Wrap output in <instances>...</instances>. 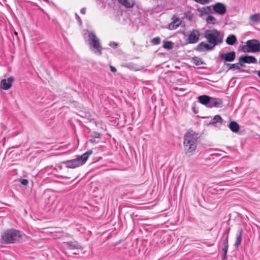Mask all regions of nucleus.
Masks as SVG:
<instances>
[{
    "mask_svg": "<svg viewBox=\"0 0 260 260\" xmlns=\"http://www.w3.org/2000/svg\"><path fill=\"white\" fill-rule=\"evenodd\" d=\"M198 134L192 130L188 131L184 136L183 144L186 153H192L197 146Z\"/></svg>",
    "mask_w": 260,
    "mask_h": 260,
    "instance_id": "obj_1",
    "label": "nucleus"
},
{
    "mask_svg": "<svg viewBox=\"0 0 260 260\" xmlns=\"http://www.w3.org/2000/svg\"><path fill=\"white\" fill-rule=\"evenodd\" d=\"M22 237L21 231L14 229H10L7 230L2 234L1 240L3 244H12L19 241Z\"/></svg>",
    "mask_w": 260,
    "mask_h": 260,
    "instance_id": "obj_2",
    "label": "nucleus"
},
{
    "mask_svg": "<svg viewBox=\"0 0 260 260\" xmlns=\"http://www.w3.org/2000/svg\"><path fill=\"white\" fill-rule=\"evenodd\" d=\"M92 153V150H88L81 156H78L77 158L73 159L67 160L63 163L66 165L67 168L74 169L84 164Z\"/></svg>",
    "mask_w": 260,
    "mask_h": 260,
    "instance_id": "obj_3",
    "label": "nucleus"
},
{
    "mask_svg": "<svg viewBox=\"0 0 260 260\" xmlns=\"http://www.w3.org/2000/svg\"><path fill=\"white\" fill-rule=\"evenodd\" d=\"M219 36L220 32L216 29H207L205 31V38L214 47L218 44L222 43V39L219 38Z\"/></svg>",
    "mask_w": 260,
    "mask_h": 260,
    "instance_id": "obj_4",
    "label": "nucleus"
},
{
    "mask_svg": "<svg viewBox=\"0 0 260 260\" xmlns=\"http://www.w3.org/2000/svg\"><path fill=\"white\" fill-rule=\"evenodd\" d=\"M88 43L90 48L94 53L98 55L102 54V47L101 45L99 39L96 37L95 34L90 32L88 34Z\"/></svg>",
    "mask_w": 260,
    "mask_h": 260,
    "instance_id": "obj_5",
    "label": "nucleus"
},
{
    "mask_svg": "<svg viewBox=\"0 0 260 260\" xmlns=\"http://www.w3.org/2000/svg\"><path fill=\"white\" fill-rule=\"evenodd\" d=\"M244 52H260V42L256 39H252L247 41L246 45L242 47Z\"/></svg>",
    "mask_w": 260,
    "mask_h": 260,
    "instance_id": "obj_6",
    "label": "nucleus"
},
{
    "mask_svg": "<svg viewBox=\"0 0 260 260\" xmlns=\"http://www.w3.org/2000/svg\"><path fill=\"white\" fill-rule=\"evenodd\" d=\"M62 247L64 250H82L83 249V247L76 241L64 242Z\"/></svg>",
    "mask_w": 260,
    "mask_h": 260,
    "instance_id": "obj_7",
    "label": "nucleus"
},
{
    "mask_svg": "<svg viewBox=\"0 0 260 260\" xmlns=\"http://www.w3.org/2000/svg\"><path fill=\"white\" fill-rule=\"evenodd\" d=\"M238 61L240 62V66L244 67V63H255L257 60L254 56L246 55L240 56Z\"/></svg>",
    "mask_w": 260,
    "mask_h": 260,
    "instance_id": "obj_8",
    "label": "nucleus"
},
{
    "mask_svg": "<svg viewBox=\"0 0 260 260\" xmlns=\"http://www.w3.org/2000/svg\"><path fill=\"white\" fill-rule=\"evenodd\" d=\"M219 56L224 62L233 61L236 58V53L235 51H231L224 53H220Z\"/></svg>",
    "mask_w": 260,
    "mask_h": 260,
    "instance_id": "obj_9",
    "label": "nucleus"
},
{
    "mask_svg": "<svg viewBox=\"0 0 260 260\" xmlns=\"http://www.w3.org/2000/svg\"><path fill=\"white\" fill-rule=\"evenodd\" d=\"M199 31L197 29H193L188 36V43L189 44H194L197 43L199 40Z\"/></svg>",
    "mask_w": 260,
    "mask_h": 260,
    "instance_id": "obj_10",
    "label": "nucleus"
},
{
    "mask_svg": "<svg viewBox=\"0 0 260 260\" xmlns=\"http://www.w3.org/2000/svg\"><path fill=\"white\" fill-rule=\"evenodd\" d=\"M14 80V78L13 77H10L8 79H2L0 83V88L4 90H8L11 87L12 83Z\"/></svg>",
    "mask_w": 260,
    "mask_h": 260,
    "instance_id": "obj_11",
    "label": "nucleus"
},
{
    "mask_svg": "<svg viewBox=\"0 0 260 260\" xmlns=\"http://www.w3.org/2000/svg\"><path fill=\"white\" fill-rule=\"evenodd\" d=\"M212 9L217 14L222 15L225 14L226 11L225 6L222 3H217L212 6Z\"/></svg>",
    "mask_w": 260,
    "mask_h": 260,
    "instance_id": "obj_12",
    "label": "nucleus"
},
{
    "mask_svg": "<svg viewBox=\"0 0 260 260\" xmlns=\"http://www.w3.org/2000/svg\"><path fill=\"white\" fill-rule=\"evenodd\" d=\"M223 101L222 99L219 98H211L209 106L208 108H211L212 107H221L222 106Z\"/></svg>",
    "mask_w": 260,
    "mask_h": 260,
    "instance_id": "obj_13",
    "label": "nucleus"
},
{
    "mask_svg": "<svg viewBox=\"0 0 260 260\" xmlns=\"http://www.w3.org/2000/svg\"><path fill=\"white\" fill-rule=\"evenodd\" d=\"M214 48V47L211 44L208 45L207 43L202 42L197 46L196 50L199 52H204L208 50H212Z\"/></svg>",
    "mask_w": 260,
    "mask_h": 260,
    "instance_id": "obj_14",
    "label": "nucleus"
},
{
    "mask_svg": "<svg viewBox=\"0 0 260 260\" xmlns=\"http://www.w3.org/2000/svg\"><path fill=\"white\" fill-rule=\"evenodd\" d=\"M172 22L169 24L168 28L170 30L176 29L178 28L181 23V21L180 18L173 16L172 18Z\"/></svg>",
    "mask_w": 260,
    "mask_h": 260,
    "instance_id": "obj_15",
    "label": "nucleus"
},
{
    "mask_svg": "<svg viewBox=\"0 0 260 260\" xmlns=\"http://www.w3.org/2000/svg\"><path fill=\"white\" fill-rule=\"evenodd\" d=\"M198 12L200 13V16L202 17L204 15H209L212 12V6H206L202 8H198Z\"/></svg>",
    "mask_w": 260,
    "mask_h": 260,
    "instance_id": "obj_16",
    "label": "nucleus"
},
{
    "mask_svg": "<svg viewBox=\"0 0 260 260\" xmlns=\"http://www.w3.org/2000/svg\"><path fill=\"white\" fill-rule=\"evenodd\" d=\"M210 99L211 97L206 95H201L198 97L199 102L207 107L209 106Z\"/></svg>",
    "mask_w": 260,
    "mask_h": 260,
    "instance_id": "obj_17",
    "label": "nucleus"
},
{
    "mask_svg": "<svg viewBox=\"0 0 260 260\" xmlns=\"http://www.w3.org/2000/svg\"><path fill=\"white\" fill-rule=\"evenodd\" d=\"M228 127L232 132L235 133H238L240 129L239 124L235 121H231L228 125Z\"/></svg>",
    "mask_w": 260,
    "mask_h": 260,
    "instance_id": "obj_18",
    "label": "nucleus"
},
{
    "mask_svg": "<svg viewBox=\"0 0 260 260\" xmlns=\"http://www.w3.org/2000/svg\"><path fill=\"white\" fill-rule=\"evenodd\" d=\"M230 228H229L226 232H224L222 236V246L223 247L229 248L228 239L230 233Z\"/></svg>",
    "mask_w": 260,
    "mask_h": 260,
    "instance_id": "obj_19",
    "label": "nucleus"
},
{
    "mask_svg": "<svg viewBox=\"0 0 260 260\" xmlns=\"http://www.w3.org/2000/svg\"><path fill=\"white\" fill-rule=\"evenodd\" d=\"M118 1L120 4L128 8H132L135 4L133 0H118Z\"/></svg>",
    "mask_w": 260,
    "mask_h": 260,
    "instance_id": "obj_20",
    "label": "nucleus"
},
{
    "mask_svg": "<svg viewBox=\"0 0 260 260\" xmlns=\"http://www.w3.org/2000/svg\"><path fill=\"white\" fill-rule=\"evenodd\" d=\"M239 234L237 235L236 237V240L235 241V243L234 244V246L235 247L238 248L239 245H240L241 242H242V234H243V230L242 228H240L238 230Z\"/></svg>",
    "mask_w": 260,
    "mask_h": 260,
    "instance_id": "obj_21",
    "label": "nucleus"
},
{
    "mask_svg": "<svg viewBox=\"0 0 260 260\" xmlns=\"http://www.w3.org/2000/svg\"><path fill=\"white\" fill-rule=\"evenodd\" d=\"M260 18V14L259 13H255L254 14L251 15L249 16V24L250 25H252L257 23L259 20Z\"/></svg>",
    "mask_w": 260,
    "mask_h": 260,
    "instance_id": "obj_22",
    "label": "nucleus"
},
{
    "mask_svg": "<svg viewBox=\"0 0 260 260\" xmlns=\"http://www.w3.org/2000/svg\"><path fill=\"white\" fill-rule=\"evenodd\" d=\"M237 41V38L234 35H230L226 38L225 42L229 45H233Z\"/></svg>",
    "mask_w": 260,
    "mask_h": 260,
    "instance_id": "obj_23",
    "label": "nucleus"
},
{
    "mask_svg": "<svg viewBox=\"0 0 260 260\" xmlns=\"http://www.w3.org/2000/svg\"><path fill=\"white\" fill-rule=\"evenodd\" d=\"M223 119L219 115H216L214 116L212 120L210 121L209 124L214 125L218 122L221 124L223 122Z\"/></svg>",
    "mask_w": 260,
    "mask_h": 260,
    "instance_id": "obj_24",
    "label": "nucleus"
},
{
    "mask_svg": "<svg viewBox=\"0 0 260 260\" xmlns=\"http://www.w3.org/2000/svg\"><path fill=\"white\" fill-rule=\"evenodd\" d=\"M193 63L196 66H200L201 64H205V62L202 58L198 56H194L191 59Z\"/></svg>",
    "mask_w": 260,
    "mask_h": 260,
    "instance_id": "obj_25",
    "label": "nucleus"
},
{
    "mask_svg": "<svg viewBox=\"0 0 260 260\" xmlns=\"http://www.w3.org/2000/svg\"><path fill=\"white\" fill-rule=\"evenodd\" d=\"M206 22L207 24H215L216 23V19L214 17L209 15L206 18Z\"/></svg>",
    "mask_w": 260,
    "mask_h": 260,
    "instance_id": "obj_26",
    "label": "nucleus"
},
{
    "mask_svg": "<svg viewBox=\"0 0 260 260\" xmlns=\"http://www.w3.org/2000/svg\"><path fill=\"white\" fill-rule=\"evenodd\" d=\"M162 46L165 49L170 50L173 47V43L171 41H165Z\"/></svg>",
    "mask_w": 260,
    "mask_h": 260,
    "instance_id": "obj_27",
    "label": "nucleus"
},
{
    "mask_svg": "<svg viewBox=\"0 0 260 260\" xmlns=\"http://www.w3.org/2000/svg\"><path fill=\"white\" fill-rule=\"evenodd\" d=\"M232 67V70L235 71L237 70H240L242 67L240 66V62L232 64L231 66Z\"/></svg>",
    "mask_w": 260,
    "mask_h": 260,
    "instance_id": "obj_28",
    "label": "nucleus"
},
{
    "mask_svg": "<svg viewBox=\"0 0 260 260\" xmlns=\"http://www.w3.org/2000/svg\"><path fill=\"white\" fill-rule=\"evenodd\" d=\"M102 135L98 132H93L91 134L90 137L93 138H99L100 139L101 138Z\"/></svg>",
    "mask_w": 260,
    "mask_h": 260,
    "instance_id": "obj_29",
    "label": "nucleus"
},
{
    "mask_svg": "<svg viewBox=\"0 0 260 260\" xmlns=\"http://www.w3.org/2000/svg\"><path fill=\"white\" fill-rule=\"evenodd\" d=\"M160 42V39L159 37H155L152 39L151 43L155 45L159 44Z\"/></svg>",
    "mask_w": 260,
    "mask_h": 260,
    "instance_id": "obj_30",
    "label": "nucleus"
},
{
    "mask_svg": "<svg viewBox=\"0 0 260 260\" xmlns=\"http://www.w3.org/2000/svg\"><path fill=\"white\" fill-rule=\"evenodd\" d=\"M20 183L23 185H27L28 184V181L26 179H22L20 180Z\"/></svg>",
    "mask_w": 260,
    "mask_h": 260,
    "instance_id": "obj_31",
    "label": "nucleus"
},
{
    "mask_svg": "<svg viewBox=\"0 0 260 260\" xmlns=\"http://www.w3.org/2000/svg\"><path fill=\"white\" fill-rule=\"evenodd\" d=\"M109 45L110 47H113V48H116L118 46V44L116 42H110Z\"/></svg>",
    "mask_w": 260,
    "mask_h": 260,
    "instance_id": "obj_32",
    "label": "nucleus"
},
{
    "mask_svg": "<svg viewBox=\"0 0 260 260\" xmlns=\"http://www.w3.org/2000/svg\"><path fill=\"white\" fill-rule=\"evenodd\" d=\"M75 17H76V18L77 20L78 21L79 25H81L82 24L81 19L80 18L79 16L77 13H75Z\"/></svg>",
    "mask_w": 260,
    "mask_h": 260,
    "instance_id": "obj_33",
    "label": "nucleus"
},
{
    "mask_svg": "<svg viewBox=\"0 0 260 260\" xmlns=\"http://www.w3.org/2000/svg\"><path fill=\"white\" fill-rule=\"evenodd\" d=\"M222 250H223V258H225L226 256V254H227L228 250V248L223 247Z\"/></svg>",
    "mask_w": 260,
    "mask_h": 260,
    "instance_id": "obj_34",
    "label": "nucleus"
},
{
    "mask_svg": "<svg viewBox=\"0 0 260 260\" xmlns=\"http://www.w3.org/2000/svg\"><path fill=\"white\" fill-rule=\"evenodd\" d=\"M86 8L84 7V8H82L81 10H80V13L82 14H85L86 13Z\"/></svg>",
    "mask_w": 260,
    "mask_h": 260,
    "instance_id": "obj_35",
    "label": "nucleus"
},
{
    "mask_svg": "<svg viewBox=\"0 0 260 260\" xmlns=\"http://www.w3.org/2000/svg\"><path fill=\"white\" fill-rule=\"evenodd\" d=\"M89 141L91 143H98V141H96L95 140V138H91L90 139H89Z\"/></svg>",
    "mask_w": 260,
    "mask_h": 260,
    "instance_id": "obj_36",
    "label": "nucleus"
},
{
    "mask_svg": "<svg viewBox=\"0 0 260 260\" xmlns=\"http://www.w3.org/2000/svg\"><path fill=\"white\" fill-rule=\"evenodd\" d=\"M110 69H111V72L114 73L116 71V69L115 67L112 66H110Z\"/></svg>",
    "mask_w": 260,
    "mask_h": 260,
    "instance_id": "obj_37",
    "label": "nucleus"
},
{
    "mask_svg": "<svg viewBox=\"0 0 260 260\" xmlns=\"http://www.w3.org/2000/svg\"><path fill=\"white\" fill-rule=\"evenodd\" d=\"M224 65H225V66H226L227 67H229V70H231L232 69V67L231 66V65H232V64L229 63H225V62Z\"/></svg>",
    "mask_w": 260,
    "mask_h": 260,
    "instance_id": "obj_38",
    "label": "nucleus"
},
{
    "mask_svg": "<svg viewBox=\"0 0 260 260\" xmlns=\"http://www.w3.org/2000/svg\"><path fill=\"white\" fill-rule=\"evenodd\" d=\"M257 76L260 78V71H258Z\"/></svg>",
    "mask_w": 260,
    "mask_h": 260,
    "instance_id": "obj_39",
    "label": "nucleus"
},
{
    "mask_svg": "<svg viewBox=\"0 0 260 260\" xmlns=\"http://www.w3.org/2000/svg\"><path fill=\"white\" fill-rule=\"evenodd\" d=\"M74 254H78L79 253L78 252H77V251H75L73 253Z\"/></svg>",
    "mask_w": 260,
    "mask_h": 260,
    "instance_id": "obj_40",
    "label": "nucleus"
}]
</instances>
